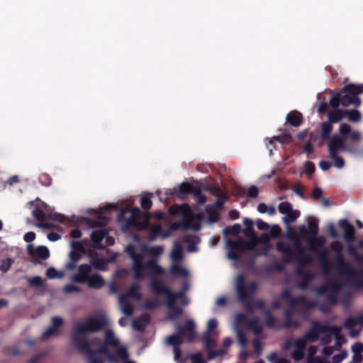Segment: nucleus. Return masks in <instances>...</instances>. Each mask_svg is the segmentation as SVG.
<instances>
[{"mask_svg": "<svg viewBox=\"0 0 363 363\" xmlns=\"http://www.w3.org/2000/svg\"><path fill=\"white\" fill-rule=\"evenodd\" d=\"M108 324V320L105 315L91 317L84 323L77 324L71 334V344L79 352L89 350L91 347H90L86 334L101 331Z\"/></svg>", "mask_w": 363, "mask_h": 363, "instance_id": "nucleus-1", "label": "nucleus"}, {"mask_svg": "<svg viewBox=\"0 0 363 363\" xmlns=\"http://www.w3.org/2000/svg\"><path fill=\"white\" fill-rule=\"evenodd\" d=\"M340 135H335L328 143V152L330 157L334 160V165L338 169L345 166L342 157L338 156L340 152H347V140L354 142L360 141L361 133L357 130H352L351 126L347 123H342L339 128Z\"/></svg>", "mask_w": 363, "mask_h": 363, "instance_id": "nucleus-2", "label": "nucleus"}, {"mask_svg": "<svg viewBox=\"0 0 363 363\" xmlns=\"http://www.w3.org/2000/svg\"><path fill=\"white\" fill-rule=\"evenodd\" d=\"M126 252L133 261L132 269L135 280L141 281L145 276L152 279L164 273V269L157 264L156 258L143 262V254L136 251L133 245H128L126 247Z\"/></svg>", "mask_w": 363, "mask_h": 363, "instance_id": "nucleus-3", "label": "nucleus"}, {"mask_svg": "<svg viewBox=\"0 0 363 363\" xmlns=\"http://www.w3.org/2000/svg\"><path fill=\"white\" fill-rule=\"evenodd\" d=\"M362 94H363V84H346L341 90L333 91L330 105L332 108H338L340 105L344 107L350 106L359 107L362 104L359 95Z\"/></svg>", "mask_w": 363, "mask_h": 363, "instance_id": "nucleus-4", "label": "nucleus"}, {"mask_svg": "<svg viewBox=\"0 0 363 363\" xmlns=\"http://www.w3.org/2000/svg\"><path fill=\"white\" fill-rule=\"evenodd\" d=\"M235 289L239 301L242 302L247 312H252L254 308H259L264 313L267 310L264 301L254 300L252 298L257 289V284L255 282L251 281L245 285L244 276L239 274L236 277Z\"/></svg>", "mask_w": 363, "mask_h": 363, "instance_id": "nucleus-5", "label": "nucleus"}, {"mask_svg": "<svg viewBox=\"0 0 363 363\" xmlns=\"http://www.w3.org/2000/svg\"><path fill=\"white\" fill-rule=\"evenodd\" d=\"M287 237L289 240L295 242V250L281 241H278L276 244L277 250L281 252L284 255V261L287 263L296 261L298 264L303 267L311 264L313 262V258L311 256L303 255V249L296 235L294 233L289 232Z\"/></svg>", "mask_w": 363, "mask_h": 363, "instance_id": "nucleus-6", "label": "nucleus"}, {"mask_svg": "<svg viewBox=\"0 0 363 363\" xmlns=\"http://www.w3.org/2000/svg\"><path fill=\"white\" fill-rule=\"evenodd\" d=\"M149 287L155 296L164 295L167 298V307L176 305L177 300L179 298H183L184 292L188 289L187 284H185L184 289L181 291L172 292L169 287L164 285L162 281L156 278L152 279L149 284Z\"/></svg>", "mask_w": 363, "mask_h": 363, "instance_id": "nucleus-7", "label": "nucleus"}, {"mask_svg": "<svg viewBox=\"0 0 363 363\" xmlns=\"http://www.w3.org/2000/svg\"><path fill=\"white\" fill-rule=\"evenodd\" d=\"M33 216L40 223L38 226L45 229H52L55 227L54 224L48 222H45L46 219L52 220L59 223H64L67 220L65 216L58 213H50L46 214L43 211L38 208H35L32 211Z\"/></svg>", "mask_w": 363, "mask_h": 363, "instance_id": "nucleus-8", "label": "nucleus"}, {"mask_svg": "<svg viewBox=\"0 0 363 363\" xmlns=\"http://www.w3.org/2000/svg\"><path fill=\"white\" fill-rule=\"evenodd\" d=\"M309 239L308 245L312 251H316L315 247H323L325 243V239L323 236H317L318 233V220L315 217H310L308 220Z\"/></svg>", "mask_w": 363, "mask_h": 363, "instance_id": "nucleus-9", "label": "nucleus"}, {"mask_svg": "<svg viewBox=\"0 0 363 363\" xmlns=\"http://www.w3.org/2000/svg\"><path fill=\"white\" fill-rule=\"evenodd\" d=\"M85 352H91V354H103L108 357V362L111 363H115L117 362V358L121 360H127L129 354L125 347H118L116 349L114 353L110 352L108 348L105 347H99L97 349H89Z\"/></svg>", "mask_w": 363, "mask_h": 363, "instance_id": "nucleus-10", "label": "nucleus"}, {"mask_svg": "<svg viewBox=\"0 0 363 363\" xmlns=\"http://www.w3.org/2000/svg\"><path fill=\"white\" fill-rule=\"evenodd\" d=\"M281 298L289 301L292 306H300L306 311L318 306L316 301L309 300L303 296L292 297L291 293L289 289H286L281 293Z\"/></svg>", "mask_w": 363, "mask_h": 363, "instance_id": "nucleus-11", "label": "nucleus"}, {"mask_svg": "<svg viewBox=\"0 0 363 363\" xmlns=\"http://www.w3.org/2000/svg\"><path fill=\"white\" fill-rule=\"evenodd\" d=\"M245 240L242 238H238L235 240H228L226 245L228 250V257L231 260H238L240 258L239 253L244 252L245 247Z\"/></svg>", "mask_w": 363, "mask_h": 363, "instance_id": "nucleus-12", "label": "nucleus"}, {"mask_svg": "<svg viewBox=\"0 0 363 363\" xmlns=\"http://www.w3.org/2000/svg\"><path fill=\"white\" fill-rule=\"evenodd\" d=\"M177 331L182 338L184 337L188 342H192L196 337L195 325L193 320H188L184 325H178Z\"/></svg>", "mask_w": 363, "mask_h": 363, "instance_id": "nucleus-13", "label": "nucleus"}, {"mask_svg": "<svg viewBox=\"0 0 363 363\" xmlns=\"http://www.w3.org/2000/svg\"><path fill=\"white\" fill-rule=\"evenodd\" d=\"M63 323V319L61 317H52L51 320V326L47 328V330L42 334L41 340L45 341L51 337L59 335L60 334L59 328L62 325Z\"/></svg>", "mask_w": 363, "mask_h": 363, "instance_id": "nucleus-14", "label": "nucleus"}, {"mask_svg": "<svg viewBox=\"0 0 363 363\" xmlns=\"http://www.w3.org/2000/svg\"><path fill=\"white\" fill-rule=\"evenodd\" d=\"M91 267L88 264H82L78 267V272L71 277V281L78 284H85L89 278Z\"/></svg>", "mask_w": 363, "mask_h": 363, "instance_id": "nucleus-15", "label": "nucleus"}, {"mask_svg": "<svg viewBox=\"0 0 363 363\" xmlns=\"http://www.w3.org/2000/svg\"><path fill=\"white\" fill-rule=\"evenodd\" d=\"M108 235V232L105 229H101L94 231L91 234V240L89 247L94 249L104 250V245L102 244L103 240Z\"/></svg>", "mask_w": 363, "mask_h": 363, "instance_id": "nucleus-16", "label": "nucleus"}, {"mask_svg": "<svg viewBox=\"0 0 363 363\" xmlns=\"http://www.w3.org/2000/svg\"><path fill=\"white\" fill-rule=\"evenodd\" d=\"M334 267L341 274H351L353 272L352 267L345 262L342 252L336 253L334 258Z\"/></svg>", "mask_w": 363, "mask_h": 363, "instance_id": "nucleus-17", "label": "nucleus"}, {"mask_svg": "<svg viewBox=\"0 0 363 363\" xmlns=\"http://www.w3.org/2000/svg\"><path fill=\"white\" fill-rule=\"evenodd\" d=\"M338 225L343 231L345 240L349 243L353 242L355 238V229L353 225L347 219H341L338 222Z\"/></svg>", "mask_w": 363, "mask_h": 363, "instance_id": "nucleus-18", "label": "nucleus"}, {"mask_svg": "<svg viewBox=\"0 0 363 363\" xmlns=\"http://www.w3.org/2000/svg\"><path fill=\"white\" fill-rule=\"evenodd\" d=\"M307 342L303 337L294 340V350L291 354V357L295 361H301L303 359L305 355V350Z\"/></svg>", "mask_w": 363, "mask_h": 363, "instance_id": "nucleus-19", "label": "nucleus"}, {"mask_svg": "<svg viewBox=\"0 0 363 363\" xmlns=\"http://www.w3.org/2000/svg\"><path fill=\"white\" fill-rule=\"evenodd\" d=\"M321 326H323V325L320 324L318 322H313L311 328L309 329L303 337L306 342L308 341L315 342L318 340L320 334L324 333L323 331H320Z\"/></svg>", "mask_w": 363, "mask_h": 363, "instance_id": "nucleus-20", "label": "nucleus"}, {"mask_svg": "<svg viewBox=\"0 0 363 363\" xmlns=\"http://www.w3.org/2000/svg\"><path fill=\"white\" fill-rule=\"evenodd\" d=\"M100 347H105L108 348L109 347H113L117 349L118 347H121L120 345L119 340L116 337L115 334L113 331L110 330H107L105 332V337L103 340V343Z\"/></svg>", "mask_w": 363, "mask_h": 363, "instance_id": "nucleus-21", "label": "nucleus"}, {"mask_svg": "<svg viewBox=\"0 0 363 363\" xmlns=\"http://www.w3.org/2000/svg\"><path fill=\"white\" fill-rule=\"evenodd\" d=\"M246 328L252 330L256 336H259L262 333V326L258 317L247 319L245 321Z\"/></svg>", "mask_w": 363, "mask_h": 363, "instance_id": "nucleus-22", "label": "nucleus"}, {"mask_svg": "<svg viewBox=\"0 0 363 363\" xmlns=\"http://www.w3.org/2000/svg\"><path fill=\"white\" fill-rule=\"evenodd\" d=\"M140 286L138 284H133L130 286L126 293L120 296V303H123V300H126L128 298H133L135 299H140L141 295L139 292Z\"/></svg>", "mask_w": 363, "mask_h": 363, "instance_id": "nucleus-23", "label": "nucleus"}, {"mask_svg": "<svg viewBox=\"0 0 363 363\" xmlns=\"http://www.w3.org/2000/svg\"><path fill=\"white\" fill-rule=\"evenodd\" d=\"M286 120L291 126L298 127L303 123V116L299 111L294 110L287 114Z\"/></svg>", "mask_w": 363, "mask_h": 363, "instance_id": "nucleus-24", "label": "nucleus"}, {"mask_svg": "<svg viewBox=\"0 0 363 363\" xmlns=\"http://www.w3.org/2000/svg\"><path fill=\"white\" fill-rule=\"evenodd\" d=\"M86 284L91 289H101L104 286L105 281L101 275L96 274L91 275Z\"/></svg>", "mask_w": 363, "mask_h": 363, "instance_id": "nucleus-25", "label": "nucleus"}, {"mask_svg": "<svg viewBox=\"0 0 363 363\" xmlns=\"http://www.w3.org/2000/svg\"><path fill=\"white\" fill-rule=\"evenodd\" d=\"M278 320L273 315L270 310H266L264 313V325L270 329H280L281 327L277 325Z\"/></svg>", "mask_w": 363, "mask_h": 363, "instance_id": "nucleus-26", "label": "nucleus"}, {"mask_svg": "<svg viewBox=\"0 0 363 363\" xmlns=\"http://www.w3.org/2000/svg\"><path fill=\"white\" fill-rule=\"evenodd\" d=\"M333 111H330L328 113V121L331 123H335L340 122L343 118H345V109H340L338 108H333Z\"/></svg>", "mask_w": 363, "mask_h": 363, "instance_id": "nucleus-27", "label": "nucleus"}, {"mask_svg": "<svg viewBox=\"0 0 363 363\" xmlns=\"http://www.w3.org/2000/svg\"><path fill=\"white\" fill-rule=\"evenodd\" d=\"M89 245L90 242H89L87 240H83L82 241H72L70 242L72 250L79 252L81 254L86 253V248L89 247Z\"/></svg>", "mask_w": 363, "mask_h": 363, "instance_id": "nucleus-28", "label": "nucleus"}, {"mask_svg": "<svg viewBox=\"0 0 363 363\" xmlns=\"http://www.w3.org/2000/svg\"><path fill=\"white\" fill-rule=\"evenodd\" d=\"M142 224L139 220V218L130 217L126 219L125 223L123 224L122 229L123 231H128L130 228H134L136 230L142 229Z\"/></svg>", "mask_w": 363, "mask_h": 363, "instance_id": "nucleus-29", "label": "nucleus"}, {"mask_svg": "<svg viewBox=\"0 0 363 363\" xmlns=\"http://www.w3.org/2000/svg\"><path fill=\"white\" fill-rule=\"evenodd\" d=\"M328 250L326 248H324L318 255V261L321 264L323 272L325 273H328L330 270V268H331V266L328 259Z\"/></svg>", "mask_w": 363, "mask_h": 363, "instance_id": "nucleus-30", "label": "nucleus"}, {"mask_svg": "<svg viewBox=\"0 0 363 363\" xmlns=\"http://www.w3.org/2000/svg\"><path fill=\"white\" fill-rule=\"evenodd\" d=\"M69 257L70 260L66 264L65 267L67 269L73 270L77 267V263L82 258V254L71 250Z\"/></svg>", "mask_w": 363, "mask_h": 363, "instance_id": "nucleus-31", "label": "nucleus"}, {"mask_svg": "<svg viewBox=\"0 0 363 363\" xmlns=\"http://www.w3.org/2000/svg\"><path fill=\"white\" fill-rule=\"evenodd\" d=\"M108 259L105 258H94L90 259L91 267L92 266L94 269L100 271H105L108 264Z\"/></svg>", "mask_w": 363, "mask_h": 363, "instance_id": "nucleus-32", "label": "nucleus"}, {"mask_svg": "<svg viewBox=\"0 0 363 363\" xmlns=\"http://www.w3.org/2000/svg\"><path fill=\"white\" fill-rule=\"evenodd\" d=\"M169 274L172 276L176 277H186L188 275V271L181 267L178 264H174L171 266Z\"/></svg>", "mask_w": 363, "mask_h": 363, "instance_id": "nucleus-33", "label": "nucleus"}, {"mask_svg": "<svg viewBox=\"0 0 363 363\" xmlns=\"http://www.w3.org/2000/svg\"><path fill=\"white\" fill-rule=\"evenodd\" d=\"M301 278V280L298 284V287L302 291H305L308 289L309 283L314 279L315 275L312 272H308L304 274Z\"/></svg>", "mask_w": 363, "mask_h": 363, "instance_id": "nucleus-34", "label": "nucleus"}, {"mask_svg": "<svg viewBox=\"0 0 363 363\" xmlns=\"http://www.w3.org/2000/svg\"><path fill=\"white\" fill-rule=\"evenodd\" d=\"M333 130V125L330 121L323 122L321 124V133H320V138L323 140H330L332 137L330 138V134Z\"/></svg>", "mask_w": 363, "mask_h": 363, "instance_id": "nucleus-35", "label": "nucleus"}, {"mask_svg": "<svg viewBox=\"0 0 363 363\" xmlns=\"http://www.w3.org/2000/svg\"><path fill=\"white\" fill-rule=\"evenodd\" d=\"M345 116L352 123H358L362 119L361 113L357 109H345Z\"/></svg>", "mask_w": 363, "mask_h": 363, "instance_id": "nucleus-36", "label": "nucleus"}, {"mask_svg": "<svg viewBox=\"0 0 363 363\" xmlns=\"http://www.w3.org/2000/svg\"><path fill=\"white\" fill-rule=\"evenodd\" d=\"M201 342L206 350L212 349L216 345V341L211 334H203Z\"/></svg>", "mask_w": 363, "mask_h": 363, "instance_id": "nucleus-37", "label": "nucleus"}, {"mask_svg": "<svg viewBox=\"0 0 363 363\" xmlns=\"http://www.w3.org/2000/svg\"><path fill=\"white\" fill-rule=\"evenodd\" d=\"M37 257L39 259L45 260L50 256V252L45 246H38L35 248V257Z\"/></svg>", "mask_w": 363, "mask_h": 363, "instance_id": "nucleus-38", "label": "nucleus"}, {"mask_svg": "<svg viewBox=\"0 0 363 363\" xmlns=\"http://www.w3.org/2000/svg\"><path fill=\"white\" fill-rule=\"evenodd\" d=\"M243 223L245 226V229L243 230V234L245 236L254 235V234H255V233L253 229V225H254L253 220L250 218H245L243 219Z\"/></svg>", "mask_w": 363, "mask_h": 363, "instance_id": "nucleus-39", "label": "nucleus"}, {"mask_svg": "<svg viewBox=\"0 0 363 363\" xmlns=\"http://www.w3.org/2000/svg\"><path fill=\"white\" fill-rule=\"evenodd\" d=\"M191 188V184L189 182L182 183L178 188H177V197H181L184 194H189Z\"/></svg>", "mask_w": 363, "mask_h": 363, "instance_id": "nucleus-40", "label": "nucleus"}, {"mask_svg": "<svg viewBox=\"0 0 363 363\" xmlns=\"http://www.w3.org/2000/svg\"><path fill=\"white\" fill-rule=\"evenodd\" d=\"M300 216V212L297 210H291L290 213L286 214V216L283 218V220L285 223L289 224L294 223Z\"/></svg>", "mask_w": 363, "mask_h": 363, "instance_id": "nucleus-41", "label": "nucleus"}, {"mask_svg": "<svg viewBox=\"0 0 363 363\" xmlns=\"http://www.w3.org/2000/svg\"><path fill=\"white\" fill-rule=\"evenodd\" d=\"M167 342L169 345L173 346L174 347L180 346L181 344L182 343V338L181 335H179V333L174 334V335L169 336L167 338Z\"/></svg>", "mask_w": 363, "mask_h": 363, "instance_id": "nucleus-42", "label": "nucleus"}, {"mask_svg": "<svg viewBox=\"0 0 363 363\" xmlns=\"http://www.w3.org/2000/svg\"><path fill=\"white\" fill-rule=\"evenodd\" d=\"M167 308L169 309V318L170 319H174L180 316L183 313L182 308L177 305L169 306Z\"/></svg>", "mask_w": 363, "mask_h": 363, "instance_id": "nucleus-43", "label": "nucleus"}, {"mask_svg": "<svg viewBox=\"0 0 363 363\" xmlns=\"http://www.w3.org/2000/svg\"><path fill=\"white\" fill-rule=\"evenodd\" d=\"M249 239L248 241L245 240V247L247 250H253L255 249V247L258 244L257 241V235L256 234H254V235H247V236Z\"/></svg>", "mask_w": 363, "mask_h": 363, "instance_id": "nucleus-44", "label": "nucleus"}, {"mask_svg": "<svg viewBox=\"0 0 363 363\" xmlns=\"http://www.w3.org/2000/svg\"><path fill=\"white\" fill-rule=\"evenodd\" d=\"M188 208L189 206L187 205L184 206H179L178 204L172 205L169 208V213L172 216H177L182 213H184V208Z\"/></svg>", "mask_w": 363, "mask_h": 363, "instance_id": "nucleus-45", "label": "nucleus"}, {"mask_svg": "<svg viewBox=\"0 0 363 363\" xmlns=\"http://www.w3.org/2000/svg\"><path fill=\"white\" fill-rule=\"evenodd\" d=\"M320 331H323L324 333L330 332L333 335L338 336L339 334L340 333L341 329L340 328L336 325L329 326L327 325H323V326L320 327Z\"/></svg>", "mask_w": 363, "mask_h": 363, "instance_id": "nucleus-46", "label": "nucleus"}, {"mask_svg": "<svg viewBox=\"0 0 363 363\" xmlns=\"http://www.w3.org/2000/svg\"><path fill=\"white\" fill-rule=\"evenodd\" d=\"M172 258L174 261L179 262L183 258V252L181 245H177L172 252Z\"/></svg>", "mask_w": 363, "mask_h": 363, "instance_id": "nucleus-47", "label": "nucleus"}, {"mask_svg": "<svg viewBox=\"0 0 363 363\" xmlns=\"http://www.w3.org/2000/svg\"><path fill=\"white\" fill-rule=\"evenodd\" d=\"M196 240H199V238H197L196 236L188 235V236L184 237V242L189 244V251L194 252V251L196 250V248L195 247V245L197 242Z\"/></svg>", "mask_w": 363, "mask_h": 363, "instance_id": "nucleus-48", "label": "nucleus"}, {"mask_svg": "<svg viewBox=\"0 0 363 363\" xmlns=\"http://www.w3.org/2000/svg\"><path fill=\"white\" fill-rule=\"evenodd\" d=\"M122 307V311L126 315H131L133 313V306L130 303L126 301V300H123V303H121Z\"/></svg>", "mask_w": 363, "mask_h": 363, "instance_id": "nucleus-49", "label": "nucleus"}, {"mask_svg": "<svg viewBox=\"0 0 363 363\" xmlns=\"http://www.w3.org/2000/svg\"><path fill=\"white\" fill-rule=\"evenodd\" d=\"M205 190L208 191L211 195L213 196L218 198L222 196H224L225 194L222 191V190L218 186H206Z\"/></svg>", "mask_w": 363, "mask_h": 363, "instance_id": "nucleus-50", "label": "nucleus"}, {"mask_svg": "<svg viewBox=\"0 0 363 363\" xmlns=\"http://www.w3.org/2000/svg\"><path fill=\"white\" fill-rule=\"evenodd\" d=\"M278 354L272 352L267 357V359L271 363H290V361L285 358L277 359Z\"/></svg>", "mask_w": 363, "mask_h": 363, "instance_id": "nucleus-51", "label": "nucleus"}, {"mask_svg": "<svg viewBox=\"0 0 363 363\" xmlns=\"http://www.w3.org/2000/svg\"><path fill=\"white\" fill-rule=\"evenodd\" d=\"M241 231V226L240 224H235L233 226L226 227L223 232L225 234L238 235Z\"/></svg>", "mask_w": 363, "mask_h": 363, "instance_id": "nucleus-52", "label": "nucleus"}, {"mask_svg": "<svg viewBox=\"0 0 363 363\" xmlns=\"http://www.w3.org/2000/svg\"><path fill=\"white\" fill-rule=\"evenodd\" d=\"M278 209L280 213L285 215L293 210L291 204L288 201L280 203Z\"/></svg>", "mask_w": 363, "mask_h": 363, "instance_id": "nucleus-53", "label": "nucleus"}, {"mask_svg": "<svg viewBox=\"0 0 363 363\" xmlns=\"http://www.w3.org/2000/svg\"><path fill=\"white\" fill-rule=\"evenodd\" d=\"M347 153L359 157H363V147L357 148L347 144Z\"/></svg>", "mask_w": 363, "mask_h": 363, "instance_id": "nucleus-54", "label": "nucleus"}, {"mask_svg": "<svg viewBox=\"0 0 363 363\" xmlns=\"http://www.w3.org/2000/svg\"><path fill=\"white\" fill-rule=\"evenodd\" d=\"M46 275L49 279L54 278H62L63 274L62 272H58L55 268L50 267L47 269Z\"/></svg>", "mask_w": 363, "mask_h": 363, "instance_id": "nucleus-55", "label": "nucleus"}, {"mask_svg": "<svg viewBox=\"0 0 363 363\" xmlns=\"http://www.w3.org/2000/svg\"><path fill=\"white\" fill-rule=\"evenodd\" d=\"M140 205L144 210L148 211L151 208L152 206V202L150 198L147 196H143L140 199Z\"/></svg>", "mask_w": 363, "mask_h": 363, "instance_id": "nucleus-56", "label": "nucleus"}, {"mask_svg": "<svg viewBox=\"0 0 363 363\" xmlns=\"http://www.w3.org/2000/svg\"><path fill=\"white\" fill-rule=\"evenodd\" d=\"M217 325H218V322H217L216 319H215V318L210 319L208 321L207 330L204 333V334L213 335V332L216 329V328L217 327Z\"/></svg>", "mask_w": 363, "mask_h": 363, "instance_id": "nucleus-57", "label": "nucleus"}, {"mask_svg": "<svg viewBox=\"0 0 363 363\" xmlns=\"http://www.w3.org/2000/svg\"><path fill=\"white\" fill-rule=\"evenodd\" d=\"M207 350H208V355H207L208 360L213 359L216 357L222 356L225 353V352L223 350H213L212 349H209Z\"/></svg>", "mask_w": 363, "mask_h": 363, "instance_id": "nucleus-58", "label": "nucleus"}, {"mask_svg": "<svg viewBox=\"0 0 363 363\" xmlns=\"http://www.w3.org/2000/svg\"><path fill=\"white\" fill-rule=\"evenodd\" d=\"M13 264V260L11 258H7L2 261L0 265V270L5 273L7 272Z\"/></svg>", "mask_w": 363, "mask_h": 363, "instance_id": "nucleus-59", "label": "nucleus"}, {"mask_svg": "<svg viewBox=\"0 0 363 363\" xmlns=\"http://www.w3.org/2000/svg\"><path fill=\"white\" fill-rule=\"evenodd\" d=\"M329 291L337 295L341 289V284L337 281H331L328 284Z\"/></svg>", "mask_w": 363, "mask_h": 363, "instance_id": "nucleus-60", "label": "nucleus"}, {"mask_svg": "<svg viewBox=\"0 0 363 363\" xmlns=\"http://www.w3.org/2000/svg\"><path fill=\"white\" fill-rule=\"evenodd\" d=\"M299 326V323L296 320H292V318H286L283 325V328L288 329L290 328H297Z\"/></svg>", "mask_w": 363, "mask_h": 363, "instance_id": "nucleus-61", "label": "nucleus"}, {"mask_svg": "<svg viewBox=\"0 0 363 363\" xmlns=\"http://www.w3.org/2000/svg\"><path fill=\"white\" fill-rule=\"evenodd\" d=\"M63 291L66 294L78 293L81 291V289L74 284H67L63 287Z\"/></svg>", "mask_w": 363, "mask_h": 363, "instance_id": "nucleus-62", "label": "nucleus"}, {"mask_svg": "<svg viewBox=\"0 0 363 363\" xmlns=\"http://www.w3.org/2000/svg\"><path fill=\"white\" fill-rule=\"evenodd\" d=\"M347 357V352L346 350L341 351L339 354L333 357V363H340L344 359Z\"/></svg>", "mask_w": 363, "mask_h": 363, "instance_id": "nucleus-63", "label": "nucleus"}, {"mask_svg": "<svg viewBox=\"0 0 363 363\" xmlns=\"http://www.w3.org/2000/svg\"><path fill=\"white\" fill-rule=\"evenodd\" d=\"M190 359L193 363H205L201 352H196L191 354Z\"/></svg>", "mask_w": 363, "mask_h": 363, "instance_id": "nucleus-64", "label": "nucleus"}]
</instances>
